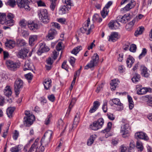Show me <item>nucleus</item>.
I'll use <instances>...</instances> for the list:
<instances>
[{
    "instance_id": "5701e85b",
    "label": "nucleus",
    "mask_w": 152,
    "mask_h": 152,
    "mask_svg": "<svg viewBox=\"0 0 152 152\" xmlns=\"http://www.w3.org/2000/svg\"><path fill=\"white\" fill-rule=\"evenodd\" d=\"M90 23V20L89 18H88L86 22L85 23L83 28H80V30L81 32L82 33H84L86 32V33L87 32L88 26Z\"/></svg>"
},
{
    "instance_id": "0e129e2a",
    "label": "nucleus",
    "mask_w": 152,
    "mask_h": 152,
    "mask_svg": "<svg viewBox=\"0 0 152 152\" xmlns=\"http://www.w3.org/2000/svg\"><path fill=\"white\" fill-rule=\"evenodd\" d=\"M107 115L108 118L111 120H113L115 119V117L113 114L107 113Z\"/></svg>"
},
{
    "instance_id": "dca6fc26",
    "label": "nucleus",
    "mask_w": 152,
    "mask_h": 152,
    "mask_svg": "<svg viewBox=\"0 0 152 152\" xmlns=\"http://www.w3.org/2000/svg\"><path fill=\"white\" fill-rule=\"evenodd\" d=\"M112 102L114 104L117 105V110L118 111H121L123 110L124 107L123 104L121 103L119 99L118 98L113 99L112 100Z\"/></svg>"
},
{
    "instance_id": "13d9d810",
    "label": "nucleus",
    "mask_w": 152,
    "mask_h": 152,
    "mask_svg": "<svg viewBox=\"0 0 152 152\" xmlns=\"http://www.w3.org/2000/svg\"><path fill=\"white\" fill-rule=\"evenodd\" d=\"M102 109L104 113H106L107 112V102L106 101H105V102L104 103L102 106Z\"/></svg>"
},
{
    "instance_id": "bf43d9fd",
    "label": "nucleus",
    "mask_w": 152,
    "mask_h": 152,
    "mask_svg": "<svg viewBox=\"0 0 152 152\" xmlns=\"http://www.w3.org/2000/svg\"><path fill=\"white\" fill-rule=\"evenodd\" d=\"M148 104L151 107H152V96L149 97L148 100L147 101Z\"/></svg>"
},
{
    "instance_id": "423d86ee",
    "label": "nucleus",
    "mask_w": 152,
    "mask_h": 152,
    "mask_svg": "<svg viewBox=\"0 0 152 152\" xmlns=\"http://www.w3.org/2000/svg\"><path fill=\"white\" fill-rule=\"evenodd\" d=\"M121 133L123 137H126L129 135V132L130 130L129 124L126 123H123L121 126Z\"/></svg>"
},
{
    "instance_id": "6e6552de",
    "label": "nucleus",
    "mask_w": 152,
    "mask_h": 152,
    "mask_svg": "<svg viewBox=\"0 0 152 152\" xmlns=\"http://www.w3.org/2000/svg\"><path fill=\"white\" fill-rule=\"evenodd\" d=\"M6 64L8 69L11 71H15L19 67V65L18 63L8 60L6 62Z\"/></svg>"
},
{
    "instance_id": "e2e57ef3",
    "label": "nucleus",
    "mask_w": 152,
    "mask_h": 152,
    "mask_svg": "<svg viewBox=\"0 0 152 152\" xmlns=\"http://www.w3.org/2000/svg\"><path fill=\"white\" fill-rule=\"evenodd\" d=\"M100 103L98 101H95L94 102L93 105L94 107H95V108H96V109H97Z\"/></svg>"
},
{
    "instance_id": "2eb2a0df",
    "label": "nucleus",
    "mask_w": 152,
    "mask_h": 152,
    "mask_svg": "<svg viewBox=\"0 0 152 152\" xmlns=\"http://www.w3.org/2000/svg\"><path fill=\"white\" fill-rule=\"evenodd\" d=\"M24 119L27 126H28L32 124L35 119V117L33 115H30L28 116L25 117Z\"/></svg>"
},
{
    "instance_id": "3c124183",
    "label": "nucleus",
    "mask_w": 152,
    "mask_h": 152,
    "mask_svg": "<svg viewBox=\"0 0 152 152\" xmlns=\"http://www.w3.org/2000/svg\"><path fill=\"white\" fill-rule=\"evenodd\" d=\"M146 52V49L145 48H143L141 53L139 56V59H140L144 56L145 55Z\"/></svg>"
},
{
    "instance_id": "ddd939ff",
    "label": "nucleus",
    "mask_w": 152,
    "mask_h": 152,
    "mask_svg": "<svg viewBox=\"0 0 152 152\" xmlns=\"http://www.w3.org/2000/svg\"><path fill=\"white\" fill-rule=\"evenodd\" d=\"M28 52L29 50L28 49L23 48L19 51L17 56L18 58L23 59L27 56V53Z\"/></svg>"
},
{
    "instance_id": "9b49d317",
    "label": "nucleus",
    "mask_w": 152,
    "mask_h": 152,
    "mask_svg": "<svg viewBox=\"0 0 152 152\" xmlns=\"http://www.w3.org/2000/svg\"><path fill=\"white\" fill-rule=\"evenodd\" d=\"M112 4V2L109 1L101 12V15L103 18H105L108 15L109 11L108 9Z\"/></svg>"
},
{
    "instance_id": "ea45409f",
    "label": "nucleus",
    "mask_w": 152,
    "mask_h": 152,
    "mask_svg": "<svg viewBox=\"0 0 152 152\" xmlns=\"http://www.w3.org/2000/svg\"><path fill=\"white\" fill-rule=\"evenodd\" d=\"M136 148L138 151H142L143 150V147L142 143L140 141H137L136 143Z\"/></svg>"
},
{
    "instance_id": "a211bd4d",
    "label": "nucleus",
    "mask_w": 152,
    "mask_h": 152,
    "mask_svg": "<svg viewBox=\"0 0 152 152\" xmlns=\"http://www.w3.org/2000/svg\"><path fill=\"white\" fill-rule=\"evenodd\" d=\"M135 137L136 138L142 139L145 140L148 139V137L147 134L143 132H137L135 134Z\"/></svg>"
},
{
    "instance_id": "69168bd1",
    "label": "nucleus",
    "mask_w": 152,
    "mask_h": 152,
    "mask_svg": "<svg viewBox=\"0 0 152 152\" xmlns=\"http://www.w3.org/2000/svg\"><path fill=\"white\" fill-rule=\"evenodd\" d=\"M103 87V84H101L99 86L97 87L96 90L95 91L97 93H98L101 90V89Z\"/></svg>"
},
{
    "instance_id": "cd10ccee",
    "label": "nucleus",
    "mask_w": 152,
    "mask_h": 152,
    "mask_svg": "<svg viewBox=\"0 0 152 152\" xmlns=\"http://www.w3.org/2000/svg\"><path fill=\"white\" fill-rule=\"evenodd\" d=\"M119 82L118 79L113 80H111L110 85L111 86L110 88L112 91H114L115 90L118 85Z\"/></svg>"
},
{
    "instance_id": "6e6d98bb",
    "label": "nucleus",
    "mask_w": 152,
    "mask_h": 152,
    "mask_svg": "<svg viewBox=\"0 0 152 152\" xmlns=\"http://www.w3.org/2000/svg\"><path fill=\"white\" fill-rule=\"evenodd\" d=\"M63 3L66 4L67 5H68L71 7L72 4L70 0H62Z\"/></svg>"
},
{
    "instance_id": "412c9836",
    "label": "nucleus",
    "mask_w": 152,
    "mask_h": 152,
    "mask_svg": "<svg viewBox=\"0 0 152 152\" xmlns=\"http://www.w3.org/2000/svg\"><path fill=\"white\" fill-rule=\"evenodd\" d=\"M140 70L141 71V75L145 77H148L149 75L148 72L147 68L144 65H141L140 68Z\"/></svg>"
},
{
    "instance_id": "37998d69",
    "label": "nucleus",
    "mask_w": 152,
    "mask_h": 152,
    "mask_svg": "<svg viewBox=\"0 0 152 152\" xmlns=\"http://www.w3.org/2000/svg\"><path fill=\"white\" fill-rule=\"evenodd\" d=\"M68 10V9L65 6H61L59 9V12L61 14H65Z\"/></svg>"
},
{
    "instance_id": "a18cd8bd",
    "label": "nucleus",
    "mask_w": 152,
    "mask_h": 152,
    "mask_svg": "<svg viewBox=\"0 0 152 152\" xmlns=\"http://www.w3.org/2000/svg\"><path fill=\"white\" fill-rule=\"evenodd\" d=\"M7 3L10 6L13 7L16 5V1L15 0H9Z\"/></svg>"
},
{
    "instance_id": "473e14b6",
    "label": "nucleus",
    "mask_w": 152,
    "mask_h": 152,
    "mask_svg": "<svg viewBox=\"0 0 152 152\" xmlns=\"http://www.w3.org/2000/svg\"><path fill=\"white\" fill-rule=\"evenodd\" d=\"M10 151L11 152H21L20 145H18L11 148Z\"/></svg>"
},
{
    "instance_id": "774afa93",
    "label": "nucleus",
    "mask_w": 152,
    "mask_h": 152,
    "mask_svg": "<svg viewBox=\"0 0 152 152\" xmlns=\"http://www.w3.org/2000/svg\"><path fill=\"white\" fill-rule=\"evenodd\" d=\"M94 141L93 138L91 137L87 141V144L88 145H91L93 143Z\"/></svg>"
},
{
    "instance_id": "680f3d73",
    "label": "nucleus",
    "mask_w": 152,
    "mask_h": 152,
    "mask_svg": "<svg viewBox=\"0 0 152 152\" xmlns=\"http://www.w3.org/2000/svg\"><path fill=\"white\" fill-rule=\"evenodd\" d=\"M62 42H59L56 46V49L58 51H60L62 48Z\"/></svg>"
},
{
    "instance_id": "de8ad7c7",
    "label": "nucleus",
    "mask_w": 152,
    "mask_h": 152,
    "mask_svg": "<svg viewBox=\"0 0 152 152\" xmlns=\"http://www.w3.org/2000/svg\"><path fill=\"white\" fill-rule=\"evenodd\" d=\"M36 144H33L28 152H35L37 151L36 146H35Z\"/></svg>"
},
{
    "instance_id": "b1692460",
    "label": "nucleus",
    "mask_w": 152,
    "mask_h": 152,
    "mask_svg": "<svg viewBox=\"0 0 152 152\" xmlns=\"http://www.w3.org/2000/svg\"><path fill=\"white\" fill-rule=\"evenodd\" d=\"M33 67V64L30 63L28 60H27L25 61L23 67V69L24 71L28 70H31L32 69Z\"/></svg>"
},
{
    "instance_id": "c03bdc74",
    "label": "nucleus",
    "mask_w": 152,
    "mask_h": 152,
    "mask_svg": "<svg viewBox=\"0 0 152 152\" xmlns=\"http://www.w3.org/2000/svg\"><path fill=\"white\" fill-rule=\"evenodd\" d=\"M117 23L115 22L114 20H111L108 23L109 27L111 29H116L115 27V24Z\"/></svg>"
},
{
    "instance_id": "7ed1b4c3",
    "label": "nucleus",
    "mask_w": 152,
    "mask_h": 152,
    "mask_svg": "<svg viewBox=\"0 0 152 152\" xmlns=\"http://www.w3.org/2000/svg\"><path fill=\"white\" fill-rule=\"evenodd\" d=\"M38 15L41 21L44 23H47L49 22L50 18L47 10L45 9L41 10Z\"/></svg>"
},
{
    "instance_id": "1a4fd4ad",
    "label": "nucleus",
    "mask_w": 152,
    "mask_h": 152,
    "mask_svg": "<svg viewBox=\"0 0 152 152\" xmlns=\"http://www.w3.org/2000/svg\"><path fill=\"white\" fill-rule=\"evenodd\" d=\"M14 14L11 13H8L6 18L5 25L8 26H12L14 23V21L13 19L14 18Z\"/></svg>"
},
{
    "instance_id": "a19ab883",
    "label": "nucleus",
    "mask_w": 152,
    "mask_h": 152,
    "mask_svg": "<svg viewBox=\"0 0 152 152\" xmlns=\"http://www.w3.org/2000/svg\"><path fill=\"white\" fill-rule=\"evenodd\" d=\"M82 49V47L81 46H77L72 50L71 53L76 55Z\"/></svg>"
},
{
    "instance_id": "8fccbe9b",
    "label": "nucleus",
    "mask_w": 152,
    "mask_h": 152,
    "mask_svg": "<svg viewBox=\"0 0 152 152\" xmlns=\"http://www.w3.org/2000/svg\"><path fill=\"white\" fill-rule=\"evenodd\" d=\"M25 76L27 80H31L33 77L32 75L30 72L25 75ZM28 82H30V81H29Z\"/></svg>"
},
{
    "instance_id": "5fc2aeb1",
    "label": "nucleus",
    "mask_w": 152,
    "mask_h": 152,
    "mask_svg": "<svg viewBox=\"0 0 152 152\" xmlns=\"http://www.w3.org/2000/svg\"><path fill=\"white\" fill-rule=\"evenodd\" d=\"M20 25L22 27H25L26 24L25 23V21L24 20H22L20 21L19 22Z\"/></svg>"
},
{
    "instance_id": "aec40b11",
    "label": "nucleus",
    "mask_w": 152,
    "mask_h": 152,
    "mask_svg": "<svg viewBox=\"0 0 152 152\" xmlns=\"http://www.w3.org/2000/svg\"><path fill=\"white\" fill-rule=\"evenodd\" d=\"M57 34L56 31L53 29H51L48 32V35L46 36L47 40H49L53 39L55 36Z\"/></svg>"
},
{
    "instance_id": "58836bf2",
    "label": "nucleus",
    "mask_w": 152,
    "mask_h": 152,
    "mask_svg": "<svg viewBox=\"0 0 152 152\" xmlns=\"http://www.w3.org/2000/svg\"><path fill=\"white\" fill-rule=\"evenodd\" d=\"M26 42L23 39H18L17 40L16 44L18 46L22 47L26 45Z\"/></svg>"
},
{
    "instance_id": "4d7b16f0",
    "label": "nucleus",
    "mask_w": 152,
    "mask_h": 152,
    "mask_svg": "<svg viewBox=\"0 0 152 152\" xmlns=\"http://www.w3.org/2000/svg\"><path fill=\"white\" fill-rule=\"evenodd\" d=\"M135 147V143L133 140H132L130 143L129 145V150H132Z\"/></svg>"
},
{
    "instance_id": "f8f14e48",
    "label": "nucleus",
    "mask_w": 152,
    "mask_h": 152,
    "mask_svg": "<svg viewBox=\"0 0 152 152\" xmlns=\"http://www.w3.org/2000/svg\"><path fill=\"white\" fill-rule=\"evenodd\" d=\"M131 18V17L129 14H127L124 15L123 16H118L117 17V20L119 22H120L122 23H127L128 21Z\"/></svg>"
},
{
    "instance_id": "e433bc0d",
    "label": "nucleus",
    "mask_w": 152,
    "mask_h": 152,
    "mask_svg": "<svg viewBox=\"0 0 152 152\" xmlns=\"http://www.w3.org/2000/svg\"><path fill=\"white\" fill-rule=\"evenodd\" d=\"M144 30V28L143 26H141L139 27L138 28L137 31H136L135 32V36L137 37L138 35L142 34Z\"/></svg>"
},
{
    "instance_id": "f704fd0d",
    "label": "nucleus",
    "mask_w": 152,
    "mask_h": 152,
    "mask_svg": "<svg viewBox=\"0 0 152 152\" xmlns=\"http://www.w3.org/2000/svg\"><path fill=\"white\" fill-rule=\"evenodd\" d=\"M140 75L137 73L134 74L132 80L134 83H137L140 80Z\"/></svg>"
},
{
    "instance_id": "49530a36",
    "label": "nucleus",
    "mask_w": 152,
    "mask_h": 152,
    "mask_svg": "<svg viewBox=\"0 0 152 152\" xmlns=\"http://www.w3.org/2000/svg\"><path fill=\"white\" fill-rule=\"evenodd\" d=\"M47 140V138L44 137H43L41 140V145H43L45 146L47 145L49 142H47V143H46V142Z\"/></svg>"
},
{
    "instance_id": "9d476101",
    "label": "nucleus",
    "mask_w": 152,
    "mask_h": 152,
    "mask_svg": "<svg viewBox=\"0 0 152 152\" xmlns=\"http://www.w3.org/2000/svg\"><path fill=\"white\" fill-rule=\"evenodd\" d=\"M17 3L19 7L24 8L27 11L30 10V7L24 0H17Z\"/></svg>"
},
{
    "instance_id": "a878e982",
    "label": "nucleus",
    "mask_w": 152,
    "mask_h": 152,
    "mask_svg": "<svg viewBox=\"0 0 152 152\" xmlns=\"http://www.w3.org/2000/svg\"><path fill=\"white\" fill-rule=\"evenodd\" d=\"M52 134L53 132L51 130H48L45 133L43 137L47 138L46 143L47 142H50Z\"/></svg>"
},
{
    "instance_id": "7c9ffc66",
    "label": "nucleus",
    "mask_w": 152,
    "mask_h": 152,
    "mask_svg": "<svg viewBox=\"0 0 152 152\" xmlns=\"http://www.w3.org/2000/svg\"><path fill=\"white\" fill-rule=\"evenodd\" d=\"M12 91L9 86H7L4 89V94L7 96H11L12 94Z\"/></svg>"
},
{
    "instance_id": "0eeeda50",
    "label": "nucleus",
    "mask_w": 152,
    "mask_h": 152,
    "mask_svg": "<svg viewBox=\"0 0 152 152\" xmlns=\"http://www.w3.org/2000/svg\"><path fill=\"white\" fill-rule=\"evenodd\" d=\"M23 86V82L21 79L16 80L14 84V90L15 94L18 95L20 93V89Z\"/></svg>"
},
{
    "instance_id": "4c0bfd02",
    "label": "nucleus",
    "mask_w": 152,
    "mask_h": 152,
    "mask_svg": "<svg viewBox=\"0 0 152 152\" xmlns=\"http://www.w3.org/2000/svg\"><path fill=\"white\" fill-rule=\"evenodd\" d=\"M112 124L111 122H108L107 124V127L104 130H102V132L103 133H105L106 132H107V133L106 134V136H108V134L107 133V132H109V131H110L112 126Z\"/></svg>"
},
{
    "instance_id": "c9c22d12",
    "label": "nucleus",
    "mask_w": 152,
    "mask_h": 152,
    "mask_svg": "<svg viewBox=\"0 0 152 152\" xmlns=\"http://www.w3.org/2000/svg\"><path fill=\"white\" fill-rule=\"evenodd\" d=\"M77 100V99L76 98H73L72 99L71 102L69 104V109H68L67 113L69 114L74 104L75 103V102Z\"/></svg>"
},
{
    "instance_id": "4468645a",
    "label": "nucleus",
    "mask_w": 152,
    "mask_h": 152,
    "mask_svg": "<svg viewBox=\"0 0 152 152\" xmlns=\"http://www.w3.org/2000/svg\"><path fill=\"white\" fill-rule=\"evenodd\" d=\"M39 45V48L37 52V53L39 55H40L43 53L48 51L49 50V48L46 46L44 43H41Z\"/></svg>"
},
{
    "instance_id": "052dcab7",
    "label": "nucleus",
    "mask_w": 152,
    "mask_h": 152,
    "mask_svg": "<svg viewBox=\"0 0 152 152\" xmlns=\"http://www.w3.org/2000/svg\"><path fill=\"white\" fill-rule=\"evenodd\" d=\"M19 132L17 130L15 131V132L13 134V137L14 140H16L19 136Z\"/></svg>"
},
{
    "instance_id": "f03ea898",
    "label": "nucleus",
    "mask_w": 152,
    "mask_h": 152,
    "mask_svg": "<svg viewBox=\"0 0 152 152\" xmlns=\"http://www.w3.org/2000/svg\"><path fill=\"white\" fill-rule=\"evenodd\" d=\"M128 3L123 8L121 9V11L123 12L129 11L133 8L136 5V3L134 0H122L121 2V5Z\"/></svg>"
},
{
    "instance_id": "09e8293b",
    "label": "nucleus",
    "mask_w": 152,
    "mask_h": 152,
    "mask_svg": "<svg viewBox=\"0 0 152 152\" xmlns=\"http://www.w3.org/2000/svg\"><path fill=\"white\" fill-rule=\"evenodd\" d=\"M51 2V4L50 5V8L52 11H53L56 7V1H50Z\"/></svg>"
},
{
    "instance_id": "20e7f679",
    "label": "nucleus",
    "mask_w": 152,
    "mask_h": 152,
    "mask_svg": "<svg viewBox=\"0 0 152 152\" xmlns=\"http://www.w3.org/2000/svg\"><path fill=\"white\" fill-rule=\"evenodd\" d=\"M92 60L85 67V69H88L89 68H92L96 66L99 62V56L97 53H95L92 57Z\"/></svg>"
},
{
    "instance_id": "4be33fe9",
    "label": "nucleus",
    "mask_w": 152,
    "mask_h": 152,
    "mask_svg": "<svg viewBox=\"0 0 152 152\" xmlns=\"http://www.w3.org/2000/svg\"><path fill=\"white\" fill-rule=\"evenodd\" d=\"M109 41H112L113 42L116 41L119 38L118 33L116 32H112L110 36H109Z\"/></svg>"
},
{
    "instance_id": "393cba45",
    "label": "nucleus",
    "mask_w": 152,
    "mask_h": 152,
    "mask_svg": "<svg viewBox=\"0 0 152 152\" xmlns=\"http://www.w3.org/2000/svg\"><path fill=\"white\" fill-rule=\"evenodd\" d=\"M51 80L49 78L45 79L43 83L45 89L48 90L51 86Z\"/></svg>"
},
{
    "instance_id": "2f4dec72",
    "label": "nucleus",
    "mask_w": 152,
    "mask_h": 152,
    "mask_svg": "<svg viewBox=\"0 0 152 152\" xmlns=\"http://www.w3.org/2000/svg\"><path fill=\"white\" fill-rule=\"evenodd\" d=\"M37 39V36L36 35H32L29 37V44L32 46L34 45V42Z\"/></svg>"
},
{
    "instance_id": "6ab92c4d",
    "label": "nucleus",
    "mask_w": 152,
    "mask_h": 152,
    "mask_svg": "<svg viewBox=\"0 0 152 152\" xmlns=\"http://www.w3.org/2000/svg\"><path fill=\"white\" fill-rule=\"evenodd\" d=\"M152 89L150 88H142L137 89V93L139 95H142L145 94L148 92H151Z\"/></svg>"
},
{
    "instance_id": "338daca9",
    "label": "nucleus",
    "mask_w": 152,
    "mask_h": 152,
    "mask_svg": "<svg viewBox=\"0 0 152 152\" xmlns=\"http://www.w3.org/2000/svg\"><path fill=\"white\" fill-rule=\"evenodd\" d=\"M53 60L51 59V57H49L48 59L46 60L47 64L49 65H51L53 64Z\"/></svg>"
},
{
    "instance_id": "864d4df0",
    "label": "nucleus",
    "mask_w": 152,
    "mask_h": 152,
    "mask_svg": "<svg viewBox=\"0 0 152 152\" xmlns=\"http://www.w3.org/2000/svg\"><path fill=\"white\" fill-rule=\"evenodd\" d=\"M52 117L51 114H50L47 117L45 121V124L47 125L50 123V118Z\"/></svg>"
},
{
    "instance_id": "603ef678",
    "label": "nucleus",
    "mask_w": 152,
    "mask_h": 152,
    "mask_svg": "<svg viewBox=\"0 0 152 152\" xmlns=\"http://www.w3.org/2000/svg\"><path fill=\"white\" fill-rule=\"evenodd\" d=\"M136 48L137 47L136 45L133 44L130 46L129 50L132 52H135L136 51Z\"/></svg>"
},
{
    "instance_id": "39448f33",
    "label": "nucleus",
    "mask_w": 152,
    "mask_h": 152,
    "mask_svg": "<svg viewBox=\"0 0 152 152\" xmlns=\"http://www.w3.org/2000/svg\"><path fill=\"white\" fill-rule=\"evenodd\" d=\"M104 123V119L102 118L98 119L97 121H94L90 126V128L92 130H97L102 127Z\"/></svg>"
},
{
    "instance_id": "f257e3e1",
    "label": "nucleus",
    "mask_w": 152,
    "mask_h": 152,
    "mask_svg": "<svg viewBox=\"0 0 152 152\" xmlns=\"http://www.w3.org/2000/svg\"><path fill=\"white\" fill-rule=\"evenodd\" d=\"M128 3L123 8L121 9V11L123 12L129 11L133 8L136 5V3L134 0H122L121 2V5Z\"/></svg>"
},
{
    "instance_id": "c85d7f7f",
    "label": "nucleus",
    "mask_w": 152,
    "mask_h": 152,
    "mask_svg": "<svg viewBox=\"0 0 152 152\" xmlns=\"http://www.w3.org/2000/svg\"><path fill=\"white\" fill-rule=\"evenodd\" d=\"M134 59L133 57L129 55L126 61V63L127 66L129 68H130L132 66V65L134 63Z\"/></svg>"
},
{
    "instance_id": "79ce46f5",
    "label": "nucleus",
    "mask_w": 152,
    "mask_h": 152,
    "mask_svg": "<svg viewBox=\"0 0 152 152\" xmlns=\"http://www.w3.org/2000/svg\"><path fill=\"white\" fill-rule=\"evenodd\" d=\"M128 100L129 102V107L130 110H132L134 107V105L133 102L132 100V98L129 96L128 95Z\"/></svg>"
},
{
    "instance_id": "f3484780",
    "label": "nucleus",
    "mask_w": 152,
    "mask_h": 152,
    "mask_svg": "<svg viewBox=\"0 0 152 152\" xmlns=\"http://www.w3.org/2000/svg\"><path fill=\"white\" fill-rule=\"evenodd\" d=\"M27 25L29 29L34 31H35L39 29V27L38 24L35 23L33 21L30 20L28 21Z\"/></svg>"
},
{
    "instance_id": "c756f323",
    "label": "nucleus",
    "mask_w": 152,
    "mask_h": 152,
    "mask_svg": "<svg viewBox=\"0 0 152 152\" xmlns=\"http://www.w3.org/2000/svg\"><path fill=\"white\" fill-rule=\"evenodd\" d=\"M15 108L14 107L8 108L7 110V113L8 116L10 118L12 117L13 113L15 110Z\"/></svg>"
},
{
    "instance_id": "bb28decb",
    "label": "nucleus",
    "mask_w": 152,
    "mask_h": 152,
    "mask_svg": "<svg viewBox=\"0 0 152 152\" xmlns=\"http://www.w3.org/2000/svg\"><path fill=\"white\" fill-rule=\"evenodd\" d=\"M15 42L12 40L8 41L5 43V46L10 49L13 48L15 47Z\"/></svg>"
},
{
    "instance_id": "72a5a7b5",
    "label": "nucleus",
    "mask_w": 152,
    "mask_h": 152,
    "mask_svg": "<svg viewBox=\"0 0 152 152\" xmlns=\"http://www.w3.org/2000/svg\"><path fill=\"white\" fill-rule=\"evenodd\" d=\"M6 14L5 13H0V23L5 24L6 21Z\"/></svg>"
}]
</instances>
